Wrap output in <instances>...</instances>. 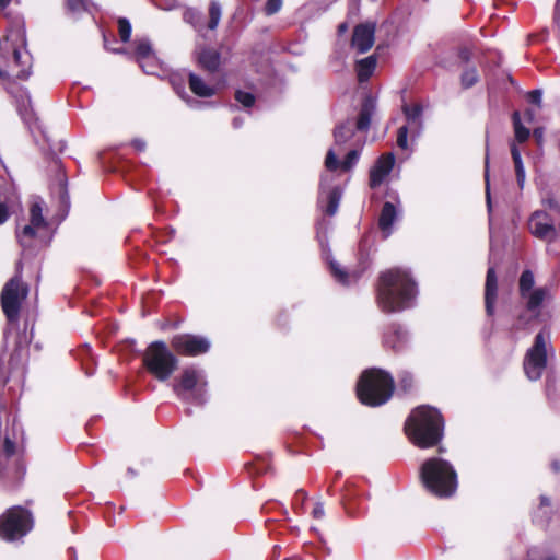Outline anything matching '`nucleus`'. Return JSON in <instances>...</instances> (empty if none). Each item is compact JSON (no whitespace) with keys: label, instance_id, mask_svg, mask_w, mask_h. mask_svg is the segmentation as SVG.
<instances>
[{"label":"nucleus","instance_id":"obj_12","mask_svg":"<svg viewBox=\"0 0 560 560\" xmlns=\"http://www.w3.org/2000/svg\"><path fill=\"white\" fill-rule=\"evenodd\" d=\"M527 226L534 237L547 244L555 243L559 237L555 219L546 210H535L528 218Z\"/></svg>","mask_w":560,"mask_h":560},{"label":"nucleus","instance_id":"obj_27","mask_svg":"<svg viewBox=\"0 0 560 560\" xmlns=\"http://www.w3.org/2000/svg\"><path fill=\"white\" fill-rule=\"evenodd\" d=\"M13 58L15 63L22 67L16 73L18 79L27 80L32 74L31 65L28 63L31 56L27 51L22 52L18 46H14Z\"/></svg>","mask_w":560,"mask_h":560},{"label":"nucleus","instance_id":"obj_26","mask_svg":"<svg viewBox=\"0 0 560 560\" xmlns=\"http://www.w3.org/2000/svg\"><path fill=\"white\" fill-rule=\"evenodd\" d=\"M376 110V98L372 95H365L362 101L361 109L357 119V129L366 131L370 128L372 116Z\"/></svg>","mask_w":560,"mask_h":560},{"label":"nucleus","instance_id":"obj_57","mask_svg":"<svg viewBox=\"0 0 560 560\" xmlns=\"http://www.w3.org/2000/svg\"><path fill=\"white\" fill-rule=\"evenodd\" d=\"M295 498L296 499H301L302 503L307 499V493L304 491V490H299L296 493H295Z\"/></svg>","mask_w":560,"mask_h":560},{"label":"nucleus","instance_id":"obj_30","mask_svg":"<svg viewBox=\"0 0 560 560\" xmlns=\"http://www.w3.org/2000/svg\"><path fill=\"white\" fill-rule=\"evenodd\" d=\"M511 155H512V159L514 162L517 185H518L520 189H523L524 185H525V179H526V172H525V167L523 164L521 152L515 144L511 145Z\"/></svg>","mask_w":560,"mask_h":560},{"label":"nucleus","instance_id":"obj_33","mask_svg":"<svg viewBox=\"0 0 560 560\" xmlns=\"http://www.w3.org/2000/svg\"><path fill=\"white\" fill-rule=\"evenodd\" d=\"M25 97H22L21 104L19 105V112L22 119L30 127L36 121L35 114L31 108V95L27 91L24 92Z\"/></svg>","mask_w":560,"mask_h":560},{"label":"nucleus","instance_id":"obj_18","mask_svg":"<svg viewBox=\"0 0 560 560\" xmlns=\"http://www.w3.org/2000/svg\"><path fill=\"white\" fill-rule=\"evenodd\" d=\"M361 156V151L359 149L350 150L345 156L343 161L340 162L337 153L334 148H330L327 151L325 158V167L327 171L335 172L338 168H341L345 172L351 171L357 163L359 162Z\"/></svg>","mask_w":560,"mask_h":560},{"label":"nucleus","instance_id":"obj_32","mask_svg":"<svg viewBox=\"0 0 560 560\" xmlns=\"http://www.w3.org/2000/svg\"><path fill=\"white\" fill-rule=\"evenodd\" d=\"M154 55L149 38L144 37L136 40V58L138 63L145 61L148 58H152Z\"/></svg>","mask_w":560,"mask_h":560},{"label":"nucleus","instance_id":"obj_2","mask_svg":"<svg viewBox=\"0 0 560 560\" xmlns=\"http://www.w3.org/2000/svg\"><path fill=\"white\" fill-rule=\"evenodd\" d=\"M405 432L416 446L420 448L432 447L443 438V417L436 408L419 406L407 418Z\"/></svg>","mask_w":560,"mask_h":560},{"label":"nucleus","instance_id":"obj_42","mask_svg":"<svg viewBox=\"0 0 560 560\" xmlns=\"http://www.w3.org/2000/svg\"><path fill=\"white\" fill-rule=\"evenodd\" d=\"M173 85H174V89L176 90L177 94H178L183 100H185V101H186V103H187L190 107H192V108H199V107H201V106L203 105V103H201V102H199V101L194 100L192 97H190V96L186 93V91H185L184 86H182V85H178V86H177V85L175 84V82H174V81H173Z\"/></svg>","mask_w":560,"mask_h":560},{"label":"nucleus","instance_id":"obj_31","mask_svg":"<svg viewBox=\"0 0 560 560\" xmlns=\"http://www.w3.org/2000/svg\"><path fill=\"white\" fill-rule=\"evenodd\" d=\"M354 132L351 126V121L348 119L345 122L339 124L334 129L335 145L339 147L345 144L353 137Z\"/></svg>","mask_w":560,"mask_h":560},{"label":"nucleus","instance_id":"obj_44","mask_svg":"<svg viewBox=\"0 0 560 560\" xmlns=\"http://www.w3.org/2000/svg\"><path fill=\"white\" fill-rule=\"evenodd\" d=\"M398 377H399L398 382H399L400 389H402L404 392L410 390L412 387V383H413V377H412L411 373H409L407 371H402L399 373Z\"/></svg>","mask_w":560,"mask_h":560},{"label":"nucleus","instance_id":"obj_16","mask_svg":"<svg viewBox=\"0 0 560 560\" xmlns=\"http://www.w3.org/2000/svg\"><path fill=\"white\" fill-rule=\"evenodd\" d=\"M384 346L396 353L408 349L410 336L406 328L398 324H392L387 327L383 336Z\"/></svg>","mask_w":560,"mask_h":560},{"label":"nucleus","instance_id":"obj_24","mask_svg":"<svg viewBox=\"0 0 560 560\" xmlns=\"http://www.w3.org/2000/svg\"><path fill=\"white\" fill-rule=\"evenodd\" d=\"M400 210L390 201L384 202L378 218V226L384 238H387L393 232V224L399 217Z\"/></svg>","mask_w":560,"mask_h":560},{"label":"nucleus","instance_id":"obj_20","mask_svg":"<svg viewBox=\"0 0 560 560\" xmlns=\"http://www.w3.org/2000/svg\"><path fill=\"white\" fill-rule=\"evenodd\" d=\"M374 35V24H359L353 30L351 45L359 54H364L373 46Z\"/></svg>","mask_w":560,"mask_h":560},{"label":"nucleus","instance_id":"obj_52","mask_svg":"<svg viewBox=\"0 0 560 560\" xmlns=\"http://www.w3.org/2000/svg\"><path fill=\"white\" fill-rule=\"evenodd\" d=\"M312 515L316 520H322L324 517L325 510H324V504L322 502L315 503L313 511H312Z\"/></svg>","mask_w":560,"mask_h":560},{"label":"nucleus","instance_id":"obj_13","mask_svg":"<svg viewBox=\"0 0 560 560\" xmlns=\"http://www.w3.org/2000/svg\"><path fill=\"white\" fill-rule=\"evenodd\" d=\"M331 182V176L326 174L320 176L319 194L317 199L318 207L330 217L337 213L342 196V190L339 186L330 187Z\"/></svg>","mask_w":560,"mask_h":560},{"label":"nucleus","instance_id":"obj_5","mask_svg":"<svg viewBox=\"0 0 560 560\" xmlns=\"http://www.w3.org/2000/svg\"><path fill=\"white\" fill-rule=\"evenodd\" d=\"M394 393V380L381 369L365 370L357 384V395L361 404L378 407L387 402Z\"/></svg>","mask_w":560,"mask_h":560},{"label":"nucleus","instance_id":"obj_60","mask_svg":"<svg viewBox=\"0 0 560 560\" xmlns=\"http://www.w3.org/2000/svg\"><path fill=\"white\" fill-rule=\"evenodd\" d=\"M113 52H116V54H122L125 52V49H110Z\"/></svg>","mask_w":560,"mask_h":560},{"label":"nucleus","instance_id":"obj_47","mask_svg":"<svg viewBox=\"0 0 560 560\" xmlns=\"http://www.w3.org/2000/svg\"><path fill=\"white\" fill-rule=\"evenodd\" d=\"M11 36H16L21 46H26V32L23 23L15 24V26L11 30Z\"/></svg>","mask_w":560,"mask_h":560},{"label":"nucleus","instance_id":"obj_15","mask_svg":"<svg viewBox=\"0 0 560 560\" xmlns=\"http://www.w3.org/2000/svg\"><path fill=\"white\" fill-rule=\"evenodd\" d=\"M30 224L25 225L21 231L16 232L20 245L26 249L32 246L35 237V229L46 226L47 222L43 215V200L36 199L33 201L30 209Z\"/></svg>","mask_w":560,"mask_h":560},{"label":"nucleus","instance_id":"obj_50","mask_svg":"<svg viewBox=\"0 0 560 560\" xmlns=\"http://www.w3.org/2000/svg\"><path fill=\"white\" fill-rule=\"evenodd\" d=\"M527 98L532 104L540 105L542 100V92L540 90H532L527 94Z\"/></svg>","mask_w":560,"mask_h":560},{"label":"nucleus","instance_id":"obj_48","mask_svg":"<svg viewBox=\"0 0 560 560\" xmlns=\"http://www.w3.org/2000/svg\"><path fill=\"white\" fill-rule=\"evenodd\" d=\"M282 5V0H267L265 4V12L268 15L276 14Z\"/></svg>","mask_w":560,"mask_h":560},{"label":"nucleus","instance_id":"obj_45","mask_svg":"<svg viewBox=\"0 0 560 560\" xmlns=\"http://www.w3.org/2000/svg\"><path fill=\"white\" fill-rule=\"evenodd\" d=\"M89 0H67V8L72 13H80L86 10Z\"/></svg>","mask_w":560,"mask_h":560},{"label":"nucleus","instance_id":"obj_46","mask_svg":"<svg viewBox=\"0 0 560 560\" xmlns=\"http://www.w3.org/2000/svg\"><path fill=\"white\" fill-rule=\"evenodd\" d=\"M410 128L408 126H401L397 132V145L406 150L408 148V133Z\"/></svg>","mask_w":560,"mask_h":560},{"label":"nucleus","instance_id":"obj_17","mask_svg":"<svg viewBox=\"0 0 560 560\" xmlns=\"http://www.w3.org/2000/svg\"><path fill=\"white\" fill-rule=\"evenodd\" d=\"M395 165V155L393 152L381 155L370 170V186L376 188L383 184L390 174Z\"/></svg>","mask_w":560,"mask_h":560},{"label":"nucleus","instance_id":"obj_39","mask_svg":"<svg viewBox=\"0 0 560 560\" xmlns=\"http://www.w3.org/2000/svg\"><path fill=\"white\" fill-rule=\"evenodd\" d=\"M131 31H132V27H131L130 21L126 18H120L118 20V32H119L121 42H124V43L129 42V39L131 37Z\"/></svg>","mask_w":560,"mask_h":560},{"label":"nucleus","instance_id":"obj_49","mask_svg":"<svg viewBox=\"0 0 560 560\" xmlns=\"http://www.w3.org/2000/svg\"><path fill=\"white\" fill-rule=\"evenodd\" d=\"M60 201L67 208L70 206V198L67 189V179H60Z\"/></svg>","mask_w":560,"mask_h":560},{"label":"nucleus","instance_id":"obj_25","mask_svg":"<svg viewBox=\"0 0 560 560\" xmlns=\"http://www.w3.org/2000/svg\"><path fill=\"white\" fill-rule=\"evenodd\" d=\"M196 56L200 68L210 73L218 71L221 63V55L217 49L201 47L197 50Z\"/></svg>","mask_w":560,"mask_h":560},{"label":"nucleus","instance_id":"obj_10","mask_svg":"<svg viewBox=\"0 0 560 560\" xmlns=\"http://www.w3.org/2000/svg\"><path fill=\"white\" fill-rule=\"evenodd\" d=\"M548 343H550V332L542 329L535 336L533 346L526 352L524 371L530 381L539 380L547 366Z\"/></svg>","mask_w":560,"mask_h":560},{"label":"nucleus","instance_id":"obj_7","mask_svg":"<svg viewBox=\"0 0 560 560\" xmlns=\"http://www.w3.org/2000/svg\"><path fill=\"white\" fill-rule=\"evenodd\" d=\"M143 364L158 381L165 382L178 368V359L162 340L153 341L143 354Z\"/></svg>","mask_w":560,"mask_h":560},{"label":"nucleus","instance_id":"obj_36","mask_svg":"<svg viewBox=\"0 0 560 560\" xmlns=\"http://www.w3.org/2000/svg\"><path fill=\"white\" fill-rule=\"evenodd\" d=\"M479 81V74L475 67L467 68L460 75L463 89H470Z\"/></svg>","mask_w":560,"mask_h":560},{"label":"nucleus","instance_id":"obj_59","mask_svg":"<svg viewBox=\"0 0 560 560\" xmlns=\"http://www.w3.org/2000/svg\"><path fill=\"white\" fill-rule=\"evenodd\" d=\"M338 31L339 33H343L347 31V24L346 23H341L339 26H338Z\"/></svg>","mask_w":560,"mask_h":560},{"label":"nucleus","instance_id":"obj_6","mask_svg":"<svg viewBox=\"0 0 560 560\" xmlns=\"http://www.w3.org/2000/svg\"><path fill=\"white\" fill-rule=\"evenodd\" d=\"M173 390L182 401L203 406L209 399L205 371L196 366L185 368L173 384Z\"/></svg>","mask_w":560,"mask_h":560},{"label":"nucleus","instance_id":"obj_11","mask_svg":"<svg viewBox=\"0 0 560 560\" xmlns=\"http://www.w3.org/2000/svg\"><path fill=\"white\" fill-rule=\"evenodd\" d=\"M26 347L22 340H16L13 350L8 354L7 349L0 353V378L3 383L10 378L24 375Z\"/></svg>","mask_w":560,"mask_h":560},{"label":"nucleus","instance_id":"obj_58","mask_svg":"<svg viewBox=\"0 0 560 560\" xmlns=\"http://www.w3.org/2000/svg\"><path fill=\"white\" fill-rule=\"evenodd\" d=\"M11 0H0V8L4 9L10 4Z\"/></svg>","mask_w":560,"mask_h":560},{"label":"nucleus","instance_id":"obj_38","mask_svg":"<svg viewBox=\"0 0 560 560\" xmlns=\"http://www.w3.org/2000/svg\"><path fill=\"white\" fill-rule=\"evenodd\" d=\"M528 560H557V558L548 553L545 548L533 547L527 551Z\"/></svg>","mask_w":560,"mask_h":560},{"label":"nucleus","instance_id":"obj_63","mask_svg":"<svg viewBox=\"0 0 560 560\" xmlns=\"http://www.w3.org/2000/svg\"><path fill=\"white\" fill-rule=\"evenodd\" d=\"M560 7V0L557 1L556 9L559 10Z\"/></svg>","mask_w":560,"mask_h":560},{"label":"nucleus","instance_id":"obj_19","mask_svg":"<svg viewBox=\"0 0 560 560\" xmlns=\"http://www.w3.org/2000/svg\"><path fill=\"white\" fill-rule=\"evenodd\" d=\"M1 165L2 161L0 160ZM18 202L19 197L15 189L4 177L0 176V224H3L9 219L10 209H13Z\"/></svg>","mask_w":560,"mask_h":560},{"label":"nucleus","instance_id":"obj_40","mask_svg":"<svg viewBox=\"0 0 560 560\" xmlns=\"http://www.w3.org/2000/svg\"><path fill=\"white\" fill-rule=\"evenodd\" d=\"M185 20L194 25L195 30L198 32L202 31V25L200 23L201 20V13L197 10L189 9L185 12L184 15Z\"/></svg>","mask_w":560,"mask_h":560},{"label":"nucleus","instance_id":"obj_22","mask_svg":"<svg viewBox=\"0 0 560 560\" xmlns=\"http://www.w3.org/2000/svg\"><path fill=\"white\" fill-rule=\"evenodd\" d=\"M498 295V278L494 266H490L486 276L485 284V306L488 316L494 314V305Z\"/></svg>","mask_w":560,"mask_h":560},{"label":"nucleus","instance_id":"obj_53","mask_svg":"<svg viewBox=\"0 0 560 560\" xmlns=\"http://www.w3.org/2000/svg\"><path fill=\"white\" fill-rule=\"evenodd\" d=\"M471 50L467 47H463L458 51V57L463 62H469L471 59Z\"/></svg>","mask_w":560,"mask_h":560},{"label":"nucleus","instance_id":"obj_8","mask_svg":"<svg viewBox=\"0 0 560 560\" xmlns=\"http://www.w3.org/2000/svg\"><path fill=\"white\" fill-rule=\"evenodd\" d=\"M34 526V517L30 510L15 505L9 508L0 517V538L15 541L26 536Z\"/></svg>","mask_w":560,"mask_h":560},{"label":"nucleus","instance_id":"obj_64","mask_svg":"<svg viewBox=\"0 0 560 560\" xmlns=\"http://www.w3.org/2000/svg\"><path fill=\"white\" fill-rule=\"evenodd\" d=\"M129 474H133V470L131 468L128 469Z\"/></svg>","mask_w":560,"mask_h":560},{"label":"nucleus","instance_id":"obj_55","mask_svg":"<svg viewBox=\"0 0 560 560\" xmlns=\"http://www.w3.org/2000/svg\"><path fill=\"white\" fill-rule=\"evenodd\" d=\"M550 506V500L548 497L546 495H541L540 497V508H539V512H542L544 514L546 513L545 509L546 508H549Z\"/></svg>","mask_w":560,"mask_h":560},{"label":"nucleus","instance_id":"obj_34","mask_svg":"<svg viewBox=\"0 0 560 560\" xmlns=\"http://www.w3.org/2000/svg\"><path fill=\"white\" fill-rule=\"evenodd\" d=\"M222 16V7L218 0H211L209 3V22L207 27L214 31Z\"/></svg>","mask_w":560,"mask_h":560},{"label":"nucleus","instance_id":"obj_4","mask_svg":"<svg viewBox=\"0 0 560 560\" xmlns=\"http://www.w3.org/2000/svg\"><path fill=\"white\" fill-rule=\"evenodd\" d=\"M518 292L524 310L517 316L516 327L525 328L539 318L544 302L550 298V290L548 287L535 288L533 271L525 269L518 279Z\"/></svg>","mask_w":560,"mask_h":560},{"label":"nucleus","instance_id":"obj_28","mask_svg":"<svg viewBox=\"0 0 560 560\" xmlns=\"http://www.w3.org/2000/svg\"><path fill=\"white\" fill-rule=\"evenodd\" d=\"M189 88L194 94L199 97H210L215 94V89L206 84V82L197 74L189 73Z\"/></svg>","mask_w":560,"mask_h":560},{"label":"nucleus","instance_id":"obj_14","mask_svg":"<svg viewBox=\"0 0 560 560\" xmlns=\"http://www.w3.org/2000/svg\"><path fill=\"white\" fill-rule=\"evenodd\" d=\"M172 347L179 354L196 357L207 353L211 347V343L206 337L182 334L173 337Z\"/></svg>","mask_w":560,"mask_h":560},{"label":"nucleus","instance_id":"obj_23","mask_svg":"<svg viewBox=\"0 0 560 560\" xmlns=\"http://www.w3.org/2000/svg\"><path fill=\"white\" fill-rule=\"evenodd\" d=\"M402 113L406 117L407 125L410 128L412 137H419L423 129V107L421 104H415L412 106L404 104Z\"/></svg>","mask_w":560,"mask_h":560},{"label":"nucleus","instance_id":"obj_29","mask_svg":"<svg viewBox=\"0 0 560 560\" xmlns=\"http://www.w3.org/2000/svg\"><path fill=\"white\" fill-rule=\"evenodd\" d=\"M376 67V58L369 56L364 59L357 61L355 69L359 82H365L373 74Z\"/></svg>","mask_w":560,"mask_h":560},{"label":"nucleus","instance_id":"obj_51","mask_svg":"<svg viewBox=\"0 0 560 560\" xmlns=\"http://www.w3.org/2000/svg\"><path fill=\"white\" fill-rule=\"evenodd\" d=\"M541 203L545 208H548L553 211H560V203L553 197H547L542 199Z\"/></svg>","mask_w":560,"mask_h":560},{"label":"nucleus","instance_id":"obj_54","mask_svg":"<svg viewBox=\"0 0 560 560\" xmlns=\"http://www.w3.org/2000/svg\"><path fill=\"white\" fill-rule=\"evenodd\" d=\"M131 145L139 152H142L147 148V143L143 139L136 138L131 141Z\"/></svg>","mask_w":560,"mask_h":560},{"label":"nucleus","instance_id":"obj_9","mask_svg":"<svg viewBox=\"0 0 560 560\" xmlns=\"http://www.w3.org/2000/svg\"><path fill=\"white\" fill-rule=\"evenodd\" d=\"M28 295V285L23 283L21 270L12 277L1 292V306L9 323H16L20 316L22 302Z\"/></svg>","mask_w":560,"mask_h":560},{"label":"nucleus","instance_id":"obj_43","mask_svg":"<svg viewBox=\"0 0 560 560\" xmlns=\"http://www.w3.org/2000/svg\"><path fill=\"white\" fill-rule=\"evenodd\" d=\"M485 182H486V199H487V208L488 211H491L492 203H491V195H490V180H489V156L488 153L486 154L485 159Z\"/></svg>","mask_w":560,"mask_h":560},{"label":"nucleus","instance_id":"obj_37","mask_svg":"<svg viewBox=\"0 0 560 560\" xmlns=\"http://www.w3.org/2000/svg\"><path fill=\"white\" fill-rule=\"evenodd\" d=\"M144 73L151 75H158L161 70V63L158 58L152 56V58H148L145 61L139 63Z\"/></svg>","mask_w":560,"mask_h":560},{"label":"nucleus","instance_id":"obj_41","mask_svg":"<svg viewBox=\"0 0 560 560\" xmlns=\"http://www.w3.org/2000/svg\"><path fill=\"white\" fill-rule=\"evenodd\" d=\"M235 100L241 103L244 107H252L255 103V96L250 92L237 90L235 92Z\"/></svg>","mask_w":560,"mask_h":560},{"label":"nucleus","instance_id":"obj_21","mask_svg":"<svg viewBox=\"0 0 560 560\" xmlns=\"http://www.w3.org/2000/svg\"><path fill=\"white\" fill-rule=\"evenodd\" d=\"M324 256L328 262L329 270L332 277L339 283L343 285H349L351 282L357 281L361 277V272L357 270L348 272L345 268H342L340 264L334 259L330 249H324Z\"/></svg>","mask_w":560,"mask_h":560},{"label":"nucleus","instance_id":"obj_62","mask_svg":"<svg viewBox=\"0 0 560 560\" xmlns=\"http://www.w3.org/2000/svg\"><path fill=\"white\" fill-rule=\"evenodd\" d=\"M15 425H16V419L14 418L13 421H12L13 429L15 428Z\"/></svg>","mask_w":560,"mask_h":560},{"label":"nucleus","instance_id":"obj_61","mask_svg":"<svg viewBox=\"0 0 560 560\" xmlns=\"http://www.w3.org/2000/svg\"><path fill=\"white\" fill-rule=\"evenodd\" d=\"M553 468H555L556 470H559V469H560V467H559V465H558L557 463H555V464H553Z\"/></svg>","mask_w":560,"mask_h":560},{"label":"nucleus","instance_id":"obj_1","mask_svg":"<svg viewBox=\"0 0 560 560\" xmlns=\"http://www.w3.org/2000/svg\"><path fill=\"white\" fill-rule=\"evenodd\" d=\"M418 296L417 282L405 268H392L378 277L376 302L387 314L400 313L416 305Z\"/></svg>","mask_w":560,"mask_h":560},{"label":"nucleus","instance_id":"obj_35","mask_svg":"<svg viewBox=\"0 0 560 560\" xmlns=\"http://www.w3.org/2000/svg\"><path fill=\"white\" fill-rule=\"evenodd\" d=\"M512 119H513L515 139L518 142H525L529 138V135H530L529 129L522 124L521 115L518 112L513 113Z\"/></svg>","mask_w":560,"mask_h":560},{"label":"nucleus","instance_id":"obj_56","mask_svg":"<svg viewBox=\"0 0 560 560\" xmlns=\"http://www.w3.org/2000/svg\"><path fill=\"white\" fill-rule=\"evenodd\" d=\"M243 124H244V119H243L242 117H240V116L235 117V118L233 119V121H232V125H233V127H234L235 129L241 128V127L243 126Z\"/></svg>","mask_w":560,"mask_h":560},{"label":"nucleus","instance_id":"obj_3","mask_svg":"<svg viewBox=\"0 0 560 560\" xmlns=\"http://www.w3.org/2000/svg\"><path fill=\"white\" fill-rule=\"evenodd\" d=\"M424 488L440 498L453 495L457 489V474L450 462L432 457L427 459L420 469Z\"/></svg>","mask_w":560,"mask_h":560}]
</instances>
